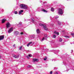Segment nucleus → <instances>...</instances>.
<instances>
[{
    "label": "nucleus",
    "instance_id": "1",
    "mask_svg": "<svg viewBox=\"0 0 74 74\" xmlns=\"http://www.w3.org/2000/svg\"><path fill=\"white\" fill-rule=\"evenodd\" d=\"M63 13V10H62V9L60 8H59L58 9V14L59 15H62Z\"/></svg>",
    "mask_w": 74,
    "mask_h": 74
},
{
    "label": "nucleus",
    "instance_id": "2",
    "mask_svg": "<svg viewBox=\"0 0 74 74\" xmlns=\"http://www.w3.org/2000/svg\"><path fill=\"white\" fill-rule=\"evenodd\" d=\"M20 7L21 8H22L23 9H27V6L25 4H22L21 5H20Z\"/></svg>",
    "mask_w": 74,
    "mask_h": 74
},
{
    "label": "nucleus",
    "instance_id": "3",
    "mask_svg": "<svg viewBox=\"0 0 74 74\" xmlns=\"http://www.w3.org/2000/svg\"><path fill=\"white\" fill-rule=\"evenodd\" d=\"M44 36L45 37H44V38L43 39H42L41 40H40L42 42L43 41H44L45 39V40H46V39H47V38H48V37H47V35L46 34H45L44 35Z\"/></svg>",
    "mask_w": 74,
    "mask_h": 74
},
{
    "label": "nucleus",
    "instance_id": "4",
    "mask_svg": "<svg viewBox=\"0 0 74 74\" xmlns=\"http://www.w3.org/2000/svg\"><path fill=\"white\" fill-rule=\"evenodd\" d=\"M13 31V28L11 27L8 31V33H11Z\"/></svg>",
    "mask_w": 74,
    "mask_h": 74
},
{
    "label": "nucleus",
    "instance_id": "5",
    "mask_svg": "<svg viewBox=\"0 0 74 74\" xmlns=\"http://www.w3.org/2000/svg\"><path fill=\"white\" fill-rule=\"evenodd\" d=\"M43 28L45 30H48V29L47 28V26L45 25H43Z\"/></svg>",
    "mask_w": 74,
    "mask_h": 74
},
{
    "label": "nucleus",
    "instance_id": "6",
    "mask_svg": "<svg viewBox=\"0 0 74 74\" xmlns=\"http://www.w3.org/2000/svg\"><path fill=\"white\" fill-rule=\"evenodd\" d=\"M10 26H11V24L9 23H8L6 24V27L7 28H8L9 27H10Z\"/></svg>",
    "mask_w": 74,
    "mask_h": 74
},
{
    "label": "nucleus",
    "instance_id": "7",
    "mask_svg": "<svg viewBox=\"0 0 74 74\" xmlns=\"http://www.w3.org/2000/svg\"><path fill=\"white\" fill-rule=\"evenodd\" d=\"M13 57H14V58H16L17 59L18 58H19L18 55L16 56L14 54H13Z\"/></svg>",
    "mask_w": 74,
    "mask_h": 74
},
{
    "label": "nucleus",
    "instance_id": "8",
    "mask_svg": "<svg viewBox=\"0 0 74 74\" xmlns=\"http://www.w3.org/2000/svg\"><path fill=\"white\" fill-rule=\"evenodd\" d=\"M14 34L18 35V34H19V32L17 31H14Z\"/></svg>",
    "mask_w": 74,
    "mask_h": 74
},
{
    "label": "nucleus",
    "instance_id": "9",
    "mask_svg": "<svg viewBox=\"0 0 74 74\" xmlns=\"http://www.w3.org/2000/svg\"><path fill=\"white\" fill-rule=\"evenodd\" d=\"M33 61L34 62H38V59H37L34 58L33 60Z\"/></svg>",
    "mask_w": 74,
    "mask_h": 74
},
{
    "label": "nucleus",
    "instance_id": "10",
    "mask_svg": "<svg viewBox=\"0 0 74 74\" xmlns=\"http://www.w3.org/2000/svg\"><path fill=\"white\" fill-rule=\"evenodd\" d=\"M4 38V36H0V40H3V39Z\"/></svg>",
    "mask_w": 74,
    "mask_h": 74
},
{
    "label": "nucleus",
    "instance_id": "11",
    "mask_svg": "<svg viewBox=\"0 0 74 74\" xmlns=\"http://www.w3.org/2000/svg\"><path fill=\"white\" fill-rule=\"evenodd\" d=\"M41 11H43V12H44L47 13L48 12V11L45 10L44 9H42Z\"/></svg>",
    "mask_w": 74,
    "mask_h": 74
},
{
    "label": "nucleus",
    "instance_id": "12",
    "mask_svg": "<svg viewBox=\"0 0 74 74\" xmlns=\"http://www.w3.org/2000/svg\"><path fill=\"white\" fill-rule=\"evenodd\" d=\"M31 21H32V23H34V18H32L31 19Z\"/></svg>",
    "mask_w": 74,
    "mask_h": 74
},
{
    "label": "nucleus",
    "instance_id": "13",
    "mask_svg": "<svg viewBox=\"0 0 74 74\" xmlns=\"http://www.w3.org/2000/svg\"><path fill=\"white\" fill-rule=\"evenodd\" d=\"M36 32L38 34H39L40 33V29H37L36 30Z\"/></svg>",
    "mask_w": 74,
    "mask_h": 74
},
{
    "label": "nucleus",
    "instance_id": "14",
    "mask_svg": "<svg viewBox=\"0 0 74 74\" xmlns=\"http://www.w3.org/2000/svg\"><path fill=\"white\" fill-rule=\"evenodd\" d=\"M23 12V10H20V11H19V15H21V14H22V12Z\"/></svg>",
    "mask_w": 74,
    "mask_h": 74
},
{
    "label": "nucleus",
    "instance_id": "15",
    "mask_svg": "<svg viewBox=\"0 0 74 74\" xmlns=\"http://www.w3.org/2000/svg\"><path fill=\"white\" fill-rule=\"evenodd\" d=\"M5 21H6V19H3L2 20V23H4L5 22Z\"/></svg>",
    "mask_w": 74,
    "mask_h": 74
},
{
    "label": "nucleus",
    "instance_id": "16",
    "mask_svg": "<svg viewBox=\"0 0 74 74\" xmlns=\"http://www.w3.org/2000/svg\"><path fill=\"white\" fill-rule=\"evenodd\" d=\"M57 22L58 25H61V22H60L59 21H57Z\"/></svg>",
    "mask_w": 74,
    "mask_h": 74
},
{
    "label": "nucleus",
    "instance_id": "17",
    "mask_svg": "<svg viewBox=\"0 0 74 74\" xmlns=\"http://www.w3.org/2000/svg\"><path fill=\"white\" fill-rule=\"evenodd\" d=\"M32 42H30L27 45V47H29V45H30V44H32Z\"/></svg>",
    "mask_w": 74,
    "mask_h": 74
},
{
    "label": "nucleus",
    "instance_id": "18",
    "mask_svg": "<svg viewBox=\"0 0 74 74\" xmlns=\"http://www.w3.org/2000/svg\"><path fill=\"white\" fill-rule=\"evenodd\" d=\"M54 33L55 34H58V35H59V32H57L56 31L54 32Z\"/></svg>",
    "mask_w": 74,
    "mask_h": 74
},
{
    "label": "nucleus",
    "instance_id": "19",
    "mask_svg": "<svg viewBox=\"0 0 74 74\" xmlns=\"http://www.w3.org/2000/svg\"><path fill=\"white\" fill-rule=\"evenodd\" d=\"M54 10H55V9H54V8H51V10L52 11V12H53Z\"/></svg>",
    "mask_w": 74,
    "mask_h": 74
},
{
    "label": "nucleus",
    "instance_id": "20",
    "mask_svg": "<svg viewBox=\"0 0 74 74\" xmlns=\"http://www.w3.org/2000/svg\"><path fill=\"white\" fill-rule=\"evenodd\" d=\"M39 25L40 26H44V25H45V24H42L40 23V24H39Z\"/></svg>",
    "mask_w": 74,
    "mask_h": 74
},
{
    "label": "nucleus",
    "instance_id": "21",
    "mask_svg": "<svg viewBox=\"0 0 74 74\" xmlns=\"http://www.w3.org/2000/svg\"><path fill=\"white\" fill-rule=\"evenodd\" d=\"M63 40V39L61 38H60L59 39V41L60 42H62V40Z\"/></svg>",
    "mask_w": 74,
    "mask_h": 74
},
{
    "label": "nucleus",
    "instance_id": "22",
    "mask_svg": "<svg viewBox=\"0 0 74 74\" xmlns=\"http://www.w3.org/2000/svg\"><path fill=\"white\" fill-rule=\"evenodd\" d=\"M54 74H58V72L57 71H56L54 73Z\"/></svg>",
    "mask_w": 74,
    "mask_h": 74
},
{
    "label": "nucleus",
    "instance_id": "23",
    "mask_svg": "<svg viewBox=\"0 0 74 74\" xmlns=\"http://www.w3.org/2000/svg\"><path fill=\"white\" fill-rule=\"evenodd\" d=\"M28 56L29 57H32V54H29L28 55Z\"/></svg>",
    "mask_w": 74,
    "mask_h": 74
},
{
    "label": "nucleus",
    "instance_id": "24",
    "mask_svg": "<svg viewBox=\"0 0 74 74\" xmlns=\"http://www.w3.org/2000/svg\"><path fill=\"white\" fill-rule=\"evenodd\" d=\"M58 18H59V16H57L55 18V19H58Z\"/></svg>",
    "mask_w": 74,
    "mask_h": 74
},
{
    "label": "nucleus",
    "instance_id": "25",
    "mask_svg": "<svg viewBox=\"0 0 74 74\" xmlns=\"http://www.w3.org/2000/svg\"><path fill=\"white\" fill-rule=\"evenodd\" d=\"M18 13V12H17V11H15L14 12V14H17Z\"/></svg>",
    "mask_w": 74,
    "mask_h": 74
},
{
    "label": "nucleus",
    "instance_id": "26",
    "mask_svg": "<svg viewBox=\"0 0 74 74\" xmlns=\"http://www.w3.org/2000/svg\"><path fill=\"white\" fill-rule=\"evenodd\" d=\"M71 35L72 36H74V33H71Z\"/></svg>",
    "mask_w": 74,
    "mask_h": 74
},
{
    "label": "nucleus",
    "instance_id": "27",
    "mask_svg": "<svg viewBox=\"0 0 74 74\" xmlns=\"http://www.w3.org/2000/svg\"><path fill=\"white\" fill-rule=\"evenodd\" d=\"M51 46H53L54 45V43H52L51 44Z\"/></svg>",
    "mask_w": 74,
    "mask_h": 74
},
{
    "label": "nucleus",
    "instance_id": "28",
    "mask_svg": "<svg viewBox=\"0 0 74 74\" xmlns=\"http://www.w3.org/2000/svg\"><path fill=\"white\" fill-rule=\"evenodd\" d=\"M64 37L66 38H69V36H65Z\"/></svg>",
    "mask_w": 74,
    "mask_h": 74
},
{
    "label": "nucleus",
    "instance_id": "29",
    "mask_svg": "<svg viewBox=\"0 0 74 74\" xmlns=\"http://www.w3.org/2000/svg\"><path fill=\"white\" fill-rule=\"evenodd\" d=\"M27 67L28 68H29L30 67H31V66L30 65H29Z\"/></svg>",
    "mask_w": 74,
    "mask_h": 74
},
{
    "label": "nucleus",
    "instance_id": "30",
    "mask_svg": "<svg viewBox=\"0 0 74 74\" xmlns=\"http://www.w3.org/2000/svg\"><path fill=\"white\" fill-rule=\"evenodd\" d=\"M53 38H56V36H55V35H53Z\"/></svg>",
    "mask_w": 74,
    "mask_h": 74
},
{
    "label": "nucleus",
    "instance_id": "31",
    "mask_svg": "<svg viewBox=\"0 0 74 74\" xmlns=\"http://www.w3.org/2000/svg\"><path fill=\"white\" fill-rule=\"evenodd\" d=\"M22 46H21L19 48V49L21 50L22 49Z\"/></svg>",
    "mask_w": 74,
    "mask_h": 74
},
{
    "label": "nucleus",
    "instance_id": "32",
    "mask_svg": "<svg viewBox=\"0 0 74 74\" xmlns=\"http://www.w3.org/2000/svg\"><path fill=\"white\" fill-rule=\"evenodd\" d=\"M47 59V57H45V58H44V60H45Z\"/></svg>",
    "mask_w": 74,
    "mask_h": 74
},
{
    "label": "nucleus",
    "instance_id": "33",
    "mask_svg": "<svg viewBox=\"0 0 74 74\" xmlns=\"http://www.w3.org/2000/svg\"><path fill=\"white\" fill-rule=\"evenodd\" d=\"M27 58L28 59H29V57L28 56H27Z\"/></svg>",
    "mask_w": 74,
    "mask_h": 74
},
{
    "label": "nucleus",
    "instance_id": "34",
    "mask_svg": "<svg viewBox=\"0 0 74 74\" xmlns=\"http://www.w3.org/2000/svg\"><path fill=\"white\" fill-rule=\"evenodd\" d=\"M50 74H52V71H50Z\"/></svg>",
    "mask_w": 74,
    "mask_h": 74
},
{
    "label": "nucleus",
    "instance_id": "35",
    "mask_svg": "<svg viewBox=\"0 0 74 74\" xmlns=\"http://www.w3.org/2000/svg\"><path fill=\"white\" fill-rule=\"evenodd\" d=\"M22 24V23L21 22H20L19 23V25H21Z\"/></svg>",
    "mask_w": 74,
    "mask_h": 74
},
{
    "label": "nucleus",
    "instance_id": "36",
    "mask_svg": "<svg viewBox=\"0 0 74 74\" xmlns=\"http://www.w3.org/2000/svg\"><path fill=\"white\" fill-rule=\"evenodd\" d=\"M20 34H21L22 35V34H23V32H21L20 33Z\"/></svg>",
    "mask_w": 74,
    "mask_h": 74
},
{
    "label": "nucleus",
    "instance_id": "37",
    "mask_svg": "<svg viewBox=\"0 0 74 74\" xmlns=\"http://www.w3.org/2000/svg\"><path fill=\"white\" fill-rule=\"evenodd\" d=\"M15 45L14 44V45H13V46L14 47H15Z\"/></svg>",
    "mask_w": 74,
    "mask_h": 74
},
{
    "label": "nucleus",
    "instance_id": "38",
    "mask_svg": "<svg viewBox=\"0 0 74 74\" xmlns=\"http://www.w3.org/2000/svg\"><path fill=\"white\" fill-rule=\"evenodd\" d=\"M54 51H55V50H52L53 52H54Z\"/></svg>",
    "mask_w": 74,
    "mask_h": 74
},
{
    "label": "nucleus",
    "instance_id": "39",
    "mask_svg": "<svg viewBox=\"0 0 74 74\" xmlns=\"http://www.w3.org/2000/svg\"><path fill=\"white\" fill-rule=\"evenodd\" d=\"M42 5H44V4H43L42 3Z\"/></svg>",
    "mask_w": 74,
    "mask_h": 74
},
{
    "label": "nucleus",
    "instance_id": "40",
    "mask_svg": "<svg viewBox=\"0 0 74 74\" xmlns=\"http://www.w3.org/2000/svg\"><path fill=\"white\" fill-rule=\"evenodd\" d=\"M43 3H42V4H43Z\"/></svg>",
    "mask_w": 74,
    "mask_h": 74
}]
</instances>
